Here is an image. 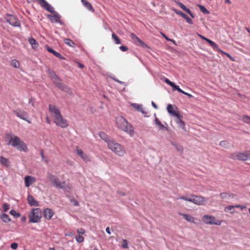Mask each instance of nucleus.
<instances>
[{"label":"nucleus","mask_w":250,"mask_h":250,"mask_svg":"<svg viewBox=\"0 0 250 250\" xmlns=\"http://www.w3.org/2000/svg\"><path fill=\"white\" fill-rule=\"evenodd\" d=\"M40 5L46 10L52 13L53 15H48L47 17L52 22H61V16L55 11L53 8L45 0H37Z\"/></svg>","instance_id":"f257e3e1"},{"label":"nucleus","mask_w":250,"mask_h":250,"mask_svg":"<svg viewBox=\"0 0 250 250\" xmlns=\"http://www.w3.org/2000/svg\"><path fill=\"white\" fill-rule=\"evenodd\" d=\"M116 120L117 125L119 129L127 133L130 136H133L134 133L133 127L125 118L119 116L116 117Z\"/></svg>","instance_id":"f03ea898"},{"label":"nucleus","mask_w":250,"mask_h":250,"mask_svg":"<svg viewBox=\"0 0 250 250\" xmlns=\"http://www.w3.org/2000/svg\"><path fill=\"white\" fill-rule=\"evenodd\" d=\"M7 136L9 138L8 145H12L20 151L26 152L28 151L26 144L19 137L11 134L7 135Z\"/></svg>","instance_id":"7ed1b4c3"},{"label":"nucleus","mask_w":250,"mask_h":250,"mask_svg":"<svg viewBox=\"0 0 250 250\" xmlns=\"http://www.w3.org/2000/svg\"><path fill=\"white\" fill-rule=\"evenodd\" d=\"M107 146L110 150L118 156L123 157L126 153L125 147L114 140L108 143Z\"/></svg>","instance_id":"20e7f679"},{"label":"nucleus","mask_w":250,"mask_h":250,"mask_svg":"<svg viewBox=\"0 0 250 250\" xmlns=\"http://www.w3.org/2000/svg\"><path fill=\"white\" fill-rule=\"evenodd\" d=\"M48 179L51 182L52 185L56 188H61L64 190H70L71 188L69 185H65V182H61L59 179L56 176L51 174H48Z\"/></svg>","instance_id":"39448f33"},{"label":"nucleus","mask_w":250,"mask_h":250,"mask_svg":"<svg viewBox=\"0 0 250 250\" xmlns=\"http://www.w3.org/2000/svg\"><path fill=\"white\" fill-rule=\"evenodd\" d=\"M42 216V211L40 208H32L28 215L29 223H37L40 222Z\"/></svg>","instance_id":"423d86ee"},{"label":"nucleus","mask_w":250,"mask_h":250,"mask_svg":"<svg viewBox=\"0 0 250 250\" xmlns=\"http://www.w3.org/2000/svg\"><path fill=\"white\" fill-rule=\"evenodd\" d=\"M231 158L240 161H246L250 159V151H246L244 152H236L232 154Z\"/></svg>","instance_id":"0eeeda50"},{"label":"nucleus","mask_w":250,"mask_h":250,"mask_svg":"<svg viewBox=\"0 0 250 250\" xmlns=\"http://www.w3.org/2000/svg\"><path fill=\"white\" fill-rule=\"evenodd\" d=\"M5 20L11 25L15 27H20V21L15 16L11 14H6L4 17Z\"/></svg>","instance_id":"6e6552de"},{"label":"nucleus","mask_w":250,"mask_h":250,"mask_svg":"<svg viewBox=\"0 0 250 250\" xmlns=\"http://www.w3.org/2000/svg\"><path fill=\"white\" fill-rule=\"evenodd\" d=\"M53 122L57 125L62 128H66L68 126L67 121L62 117V114L55 117L53 119Z\"/></svg>","instance_id":"1a4fd4ad"},{"label":"nucleus","mask_w":250,"mask_h":250,"mask_svg":"<svg viewBox=\"0 0 250 250\" xmlns=\"http://www.w3.org/2000/svg\"><path fill=\"white\" fill-rule=\"evenodd\" d=\"M203 222L206 224L220 225L221 222L215 221V218L211 215H205L202 217Z\"/></svg>","instance_id":"9d476101"},{"label":"nucleus","mask_w":250,"mask_h":250,"mask_svg":"<svg viewBox=\"0 0 250 250\" xmlns=\"http://www.w3.org/2000/svg\"><path fill=\"white\" fill-rule=\"evenodd\" d=\"M190 202L195 205L200 206L203 205L206 201L205 197L195 195H191Z\"/></svg>","instance_id":"9b49d317"},{"label":"nucleus","mask_w":250,"mask_h":250,"mask_svg":"<svg viewBox=\"0 0 250 250\" xmlns=\"http://www.w3.org/2000/svg\"><path fill=\"white\" fill-rule=\"evenodd\" d=\"M167 109L168 113L172 116L179 117L180 112L176 106L169 104L167 105Z\"/></svg>","instance_id":"f8f14e48"},{"label":"nucleus","mask_w":250,"mask_h":250,"mask_svg":"<svg viewBox=\"0 0 250 250\" xmlns=\"http://www.w3.org/2000/svg\"><path fill=\"white\" fill-rule=\"evenodd\" d=\"M130 37L137 45L141 46L144 48H148V46L140 40L134 33H132L130 34Z\"/></svg>","instance_id":"ddd939ff"},{"label":"nucleus","mask_w":250,"mask_h":250,"mask_svg":"<svg viewBox=\"0 0 250 250\" xmlns=\"http://www.w3.org/2000/svg\"><path fill=\"white\" fill-rule=\"evenodd\" d=\"M198 36L199 37H200L201 39H202L203 40L206 41V42H207L211 46V47L213 48V49H216L217 51L221 52V53H224L223 52L222 50H221L220 49H219V46L215 42L212 41L211 40L204 37L203 36L201 35H200V34H198Z\"/></svg>","instance_id":"4468645a"},{"label":"nucleus","mask_w":250,"mask_h":250,"mask_svg":"<svg viewBox=\"0 0 250 250\" xmlns=\"http://www.w3.org/2000/svg\"><path fill=\"white\" fill-rule=\"evenodd\" d=\"M49 111L51 113L54 119L61 114L59 109L57 107V106L53 104L49 105Z\"/></svg>","instance_id":"2eb2a0df"},{"label":"nucleus","mask_w":250,"mask_h":250,"mask_svg":"<svg viewBox=\"0 0 250 250\" xmlns=\"http://www.w3.org/2000/svg\"><path fill=\"white\" fill-rule=\"evenodd\" d=\"M76 152L77 155H79L85 162H89L90 161L87 155L78 146H77L76 147Z\"/></svg>","instance_id":"dca6fc26"},{"label":"nucleus","mask_w":250,"mask_h":250,"mask_svg":"<svg viewBox=\"0 0 250 250\" xmlns=\"http://www.w3.org/2000/svg\"><path fill=\"white\" fill-rule=\"evenodd\" d=\"M13 112L16 115L17 117L21 118L24 121H27L28 123L30 124L31 122L26 119V117L27 116V113L24 111H21L19 112L17 110H13Z\"/></svg>","instance_id":"f3484780"},{"label":"nucleus","mask_w":250,"mask_h":250,"mask_svg":"<svg viewBox=\"0 0 250 250\" xmlns=\"http://www.w3.org/2000/svg\"><path fill=\"white\" fill-rule=\"evenodd\" d=\"M36 181L34 177L31 176H26L24 178V183L26 187H29L32 184L34 183Z\"/></svg>","instance_id":"a211bd4d"},{"label":"nucleus","mask_w":250,"mask_h":250,"mask_svg":"<svg viewBox=\"0 0 250 250\" xmlns=\"http://www.w3.org/2000/svg\"><path fill=\"white\" fill-rule=\"evenodd\" d=\"M44 217L48 220L51 219L52 217L54 214V212L51 209L49 208H46L43 210V211Z\"/></svg>","instance_id":"6ab92c4d"},{"label":"nucleus","mask_w":250,"mask_h":250,"mask_svg":"<svg viewBox=\"0 0 250 250\" xmlns=\"http://www.w3.org/2000/svg\"><path fill=\"white\" fill-rule=\"evenodd\" d=\"M178 214L182 216L184 218V219L186 220H187V221L190 222V223H195V218L194 217H193L192 216H191V215L188 214L182 213L181 212H179Z\"/></svg>","instance_id":"aec40b11"},{"label":"nucleus","mask_w":250,"mask_h":250,"mask_svg":"<svg viewBox=\"0 0 250 250\" xmlns=\"http://www.w3.org/2000/svg\"><path fill=\"white\" fill-rule=\"evenodd\" d=\"M99 135L100 137L104 141H105L107 145H108V143L111 141H112L113 139H110V137L108 136L105 132H100L99 133Z\"/></svg>","instance_id":"412c9836"},{"label":"nucleus","mask_w":250,"mask_h":250,"mask_svg":"<svg viewBox=\"0 0 250 250\" xmlns=\"http://www.w3.org/2000/svg\"><path fill=\"white\" fill-rule=\"evenodd\" d=\"M176 123L181 127L183 130H186V126L185 123L182 121V118L183 116L179 114V117H176Z\"/></svg>","instance_id":"4be33fe9"},{"label":"nucleus","mask_w":250,"mask_h":250,"mask_svg":"<svg viewBox=\"0 0 250 250\" xmlns=\"http://www.w3.org/2000/svg\"><path fill=\"white\" fill-rule=\"evenodd\" d=\"M27 200L30 206H38L39 204L38 202L34 199V198L31 195H28L27 197Z\"/></svg>","instance_id":"5701e85b"},{"label":"nucleus","mask_w":250,"mask_h":250,"mask_svg":"<svg viewBox=\"0 0 250 250\" xmlns=\"http://www.w3.org/2000/svg\"><path fill=\"white\" fill-rule=\"evenodd\" d=\"M81 2L83 5V6L87 8L89 11L93 12L94 11V9L92 7L91 3L89 2L86 1L85 0H81Z\"/></svg>","instance_id":"b1692460"},{"label":"nucleus","mask_w":250,"mask_h":250,"mask_svg":"<svg viewBox=\"0 0 250 250\" xmlns=\"http://www.w3.org/2000/svg\"><path fill=\"white\" fill-rule=\"evenodd\" d=\"M234 208H240L241 210H243L244 208H246V207L245 206L240 205H237L235 206H229L225 208V211L226 212H228L229 210H231Z\"/></svg>","instance_id":"393cba45"},{"label":"nucleus","mask_w":250,"mask_h":250,"mask_svg":"<svg viewBox=\"0 0 250 250\" xmlns=\"http://www.w3.org/2000/svg\"><path fill=\"white\" fill-rule=\"evenodd\" d=\"M0 163L1 165L8 167L9 166L10 162L9 160L3 156L0 157Z\"/></svg>","instance_id":"a878e982"},{"label":"nucleus","mask_w":250,"mask_h":250,"mask_svg":"<svg viewBox=\"0 0 250 250\" xmlns=\"http://www.w3.org/2000/svg\"><path fill=\"white\" fill-rule=\"evenodd\" d=\"M133 106L134 108L139 111L141 112L143 114H147V112H146L144 109L142 105H139L137 104H133Z\"/></svg>","instance_id":"bb28decb"},{"label":"nucleus","mask_w":250,"mask_h":250,"mask_svg":"<svg viewBox=\"0 0 250 250\" xmlns=\"http://www.w3.org/2000/svg\"><path fill=\"white\" fill-rule=\"evenodd\" d=\"M155 123L156 125L159 127V129H160V130L167 129V128L161 123L160 121L157 118H155Z\"/></svg>","instance_id":"cd10ccee"},{"label":"nucleus","mask_w":250,"mask_h":250,"mask_svg":"<svg viewBox=\"0 0 250 250\" xmlns=\"http://www.w3.org/2000/svg\"><path fill=\"white\" fill-rule=\"evenodd\" d=\"M29 42L31 45L33 49H36L39 46L38 42L33 38L29 39Z\"/></svg>","instance_id":"c85d7f7f"},{"label":"nucleus","mask_w":250,"mask_h":250,"mask_svg":"<svg viewBox=\"0 0 250 250\" xmlns=\"http://www.w3.org/2000/svg\"><path fill=\"white\" fill-rule=\"evenodd\" d=\"M165 82L167 84L169 85L172 87H173L174 89L177 90L178 89H179V86L178 85H176L174 83L171 82L168 79L166 78L165 80Z\"/></svg>","instance_id":"c756f323"},{"label":"nucleus","mask_w":250,"mask_h":250,"mask_svg":"<svg viewBox=\"0 0 250 250\" xmlns=\"http://www.w3.org/2000/svg\"><path fill=\"white\" fill-rule=\"evenodd\" d=\"M1 220L5 223H8L11 221V218L8 214L3 213L1 215Z\"/></svg>","instance_id":"7c9ffc66"},{"label":"nucleus","mask_w":250,"mask_h":250,"mask_svg":"<svg viewBox=\"0 0 250 250\" xmlns=\"http://www.w3.org/2000/svg\"><path fill=\"white\" fill-rule=\"evenodd\" d=\"M11 65L15 68H19L20 63L16 59L12 60L11 62Z\"/></svg>","instance_id":"2f4dec72"},{"label":"nucleus","mask_w":250,"mask_h":250,"mask_svg":"<svg viewBox=\"0 0 250 250\" xmlns=\"http://www.w3.org/2000/svg\"><path fill=\"white\" fill-rule=\"evenodd\" d=\"M220 197L222 199H227L230 198L231 196L229 193L227 192H223L220 193Z\"/></svg>","instance_id":"473e14b6"},{"label":"nucleus","mask_w":250,"mask_h":250,"mask_svg":"<svg viewBox=\"0 0 250 250\" xmlns=\"http://www.w3.org/2000/svg\"><path fill=\"white\" fill-rule=\"evenodd\" d=\"M63 42L66 44L71 47H73L75 45V43L71 40L69 39H64Z\"/></svg>","instance_id":"72a5a7b5"},{"label":"nucleus","mask_w":250,"mask_h":250,"mask_svg":"<svg viewBox=\"0 0 250 250\" xmlns=\"http://www.w3.org/2000/svg\"><path fill=\"white\" fill-rule=\"evenodd\" d=\"M112 38L115 42V43H116V44H120L121 43L120 39L115 33H112Z\"/></svg>","instance_id":"f704fd0d"},{"label":"nucleus","mask_w":250,"mask_h":250,"mask_svg":"<svg viewBox=\"0 0 250 250\" xmlns=\"http://www.w3.org/2000/svg\"><path fill=\"white\" fill-rule=\"evenodd\" d=\"M198 7L200 10V11L204 14H208L209 13V12L208 10L204 6L202 5H199Z\"/></svg>","instance_id":"c9c22d12"},{"label":"nucleus","mask_w":250,"mask_h":250,"mask_svg":"<svg viewBox=\"0 0 250 250\" xmlns=\"http://www.w3.org/2000/svg\"><path fill=\"white\" fill-rule=\"evenodd\" d=\"M52 80L57 87L62 83L61 79H59L58 76L53 79Z\"/></svg>","instance_id":"e433bc0d"},{"label":"nucleus","mask_w":250,"mask_h":250,"mask_svg":"<svg viewBox=\"0 0 250 250\" xmlns=\"http://www.w3.org/2000/svg\"><path fill=\"white\" fill-rule=\"evenodd\" d=\"M176 3L182 9H183L186 12L189 9L188 8H187L182 3H181L179 1H177Z\"/></svg>","instance_id":"4c0bfd02"},{"label":"nucleus","mask_w":250,"mask_h":250,"mask_svg":"<svg viewBox=\"0 0 250 250\" xmlns=\"http://www.w3.org/2000/svg\"><path fill=\"white\" fill-rule=\"evenodd\" d=\"M58 87L63 91H64L65 92L68 91V88L67 87V86L62 83L60 84V85Z\"/></svg>","instance_id":"58836bf2"},{"label":"nucleus","mask_w":250,"mask_h":250,"mask_svg":"<svg viewBox=\"0 0 250 250\" xmlns=\"http://www.w3.org/2000/svg\"><path fill=\"white\" fill-rule=\"evenodd\" d=\"M229 143L227 141H222L220 143V145L225 148H228L229 146Z\"/></svg>","instance_id":"ea45409f"},{"label":"nucleus","mask_w":250,"mask_h":250,"mask_svg":"<svg viewBox=\"0 0 250 250\" xmlns=\"http://www.w3.org/2000/svg\"><path fill=\"white\" fill-rule=\"evenodd\" d=\"M10 214L11 215H13L16 217H20L21 216V214L19 213H18L14 209H11L10 211Z\"/></svg>","instance_id":"a19ab883"},{"label":"nucleus","mask_w":250,"mask_h":250,"mask_svg":"<svg viewBox=\"0 0 250 250\" xmlns=\"http://www.w3.org/2000/svg\"><path fill=\"white\" fill-rule=\"evenodd\" d=\"M173 145L174 146L175 148L178 151L180 152H183V148L181 145H179V144H173Z\"/></svg>","instance_id":"79ce46f5"},{"label":"nucleus","mask_w":250,"mask_h":250,"mask_svg":"<svg viewBox=\"0 0 250 250\" xmlns=\"http://www.w3.org/2000/svg\"><path fill=\"white\" fill-rule=\"evenodd\" d=\"M48 74H49V76L51 80L57 77V75L56 74V73L54 71H51L50 69L48 70Z\"/></svg>","instance_id":"37998d69"},{"label":"nucleus","mask_w":250,"mask_h":250,"mask_svg":"<svg viewBox=\"0 0 250 250\" xmlns=\"http://www.w3.org/2000/svg\"><path fill=\"white\" fill-rule=\"evenodd\" d=\"M242 121L246 123L249 124L250 123V117L245 115L243 117Z\"/></svg>","instance_id":"c03bdc74"},{"label":"nucleus","mask_w":250,"mask_h":250,"mask_svg":"<svg viewBox=\"0 0 250 250\" xmlns=\"http://www.w3.org/2000/svg\"><path fill=\"white\" fill-rule=\"evenodd\" d=\"M3 210L4 212H6L10 208V205L7 203H4L2 204Z\"/></svg>","instance_id":"a18cd8bd"},{"label":"nucleus","mask_w":250,"mask_h":250,"mask_svg":"<svg viewBox=\"0 0 250 250\" xmlns=\"http://www.w3.org/2000/svg\"><path fill=\"white\" fill-rule=\"evenodd\" d=\"M122 248L123 249H128V242L126 239L123 240V244L122 245Z\"/></svg>","instance_id":"49530a36"},{"label":"nucleus","mask_w":250,"mask_h":250,"mask_svg":"<svg viewBox=\"0 0 250 250\" xmlns=\"http://www.w3.org/2000/svg\"><path fill=\"white\" fill-rule=\"evenodd\" d=\"M177 91L179 92H180V93H182V94H184L185 95L188 96L189 98H191V97H193V96L191 94H189V93H188L187 92H186L184 91L181 88H180V87H179V89H178Z\"/></svg>","instance_id":"de8ad7c7"},{"label":"nucleus","mask_w":250,"mask_h":250,"mask_svg":"<svg viewBox=\"0 0 250 250\" xmlns=\"http://www.w3.org/2000/svg\"><path fill=\"white\" fill-rule=\"evenodd\" d=\"M52 54L55 55L56 57L62 59V60H63L64 59V58L61 55V54L59 53H58V52L54 50L52 52Z\"/></svg>","instance_id":"09e8293b"},{"label":"nucleus","mask_w":250,"mask_h":250,"mask_svg":"<svg viewBox=\"0 0 250 250\" xmlns=\"http://www.w3.org/2000/svg\"><path fill=\"white\" fill-rule=\"evenodd\" d=\"M52 54L55 55L56 57L62 59V60H63L64 59V58L61 55V54L59 53H58V52L54 50L52 52Z\"/></svg>","instance_id":"8fccbe9b"},{"label":"nucleus","mask_w":250,"mask_h":250,"mask_svg":"<svg viewBox=\"0 0 250 250\" xmlns=\"http://www.w3.org/2000/svg\"><path fill=\"white\" fill-rule=\"evenodd\" d=\"M76 240L78 243H82L84 241V238L81 235H78L76 237Z\"/></svg>","instance_id":"3c124183"},{"label":"nucleus","mask_w":250,"mask_h":250,"mask_svg":"<svg viewBox=\"0 0 250 250\" xmlns=\"http://www.w3.org/2000/svg\"><path fill=\"white\" fill-rule=\"evenodd\" d=\"M176 199L177 200H179V199L184 200L185 201H188V202H190L191 197L190 198H188V197H187L186 196H180V197H179L178 198H177Z\"/></svg>","instance_id":"603ef678"},{"label":"nucleus","mask_w":250,"mask_h":250,"mask_svg":"<svg viewBox=\"0 0 250 250\" xmlns=\"http://www.w3.org/2000/svg\"><path fill=\"white\" fill-rule=\"evenodd\" d=\"M18 247V244L17 243H13L11 244V248L13 250H16Z\"/></svg>","instance_id":"864d4df0"},{"label":"nucleus","mask_w":250,"mask_h":250,"mask_svg":"<svg viewBox=\"0 0 250 250\" xmlns=\"http://www.w3.org/2000/svg\"><path fill=\"white\" fill-rule=\"evenodd\" d=\"M75 233L70 231L65 233V235L68 237H73Z\"/></svg>","instance_id":"5fc2aeb1"},{"label":"nucleus","mask_w":250,"mask_h":250,"mask_svg":"<svg viewBox=\"0 0 250 250\" xmlns=\"http://www.w3.org/2000/svg\"><path fill=\"white\" fill-rule=\"evenodd\" d=\"M77 232L80 234H84L85 233V230L83 229H77Z\"/></svg>","instance_id":"6e6d98bb"},{"label":"nucleus","mask_w":250,"mask_h":250,"mask_svg":"<svg viewBox=\"0 0 250 250\" xmlns=\"http://www.w3.org/2000/svg\"><path fill=\"white\" fill-rule=\"evenodd\" d=\"M185 20H186L187 22L188 23H189L190 24H193V21L188 17L187 16V17L185 19Z\"/></svg>","instance_id":"4d7b16f0"},{"label":"nucleus","mask_w":250,"mask_h":250,"mask_svg":"<svg viewBox=\"0 0 250 250\" xmlns=\"http://www.w3.org/2000/svg\"><path fill=\"white\" fill-rule=\"evenodd\" d=\"M173 11L177 14V15H180V16H181L182 14L183 13V12H182L181 11H179V10H178L176 9H173Z\"/></svg>","instance_id":"13d9d810"},{"label":"nucleus","mask_w":250,"mask_h":250,"mask_svg":"<svg viewBox=\"0 0 250 250\" xmlns=\"http://www.w3.org/2000/svg\"><path fill=\"white\" fill-rule=\"evenodd\" d=\"M119 48L122 51H126L128 50L127 47L125 46H121Z\"/></svg>","instance_id":"bf43d9fd"},{"label":"nucleus","mask_w":250,"mask_h":250,"mask_svg":"<svg viewBox=\"0 0 250 250\" xmlns=\"http://www.w3.org/2000/svg\"><path fill=\"white\" fill-rule=\"evenodd\" d=\"M29 103L31 104L32 105V106H34V99L33 98H30L29 99Z\"/></svg>","instance_id":"052dcab7"},{"label":"nucleus","mask_w":250,"mask_h":250,"mask_svg":"<svg viewBox=\"0 0 250 250\" xmlns=\"http://www.w3.org/2000/svg\"><path fill=\"white\" fill-rule=\"evenodd\" d=\"M187 13H188L192 18H194V15L189 9L188 10Z\"/></svg>","instance_id":"680f3d73"},{"label":"nucleus","mask_w":250,"mask_h":250,"mask_svg":"<svg viewBox=\"0 0 250 250\" xmlns=\"http://www.w3.org/2000/svg\"><path fill=\"white\" fill-rule=\"evenodd\" d=\"M46 48L49 52L51 53H52L53 51H54V50L52 48L49 47V46H46Z\"/></svg>","instance_id":"e2e57ef3"},{"label":"nucleus","mask_w":250,"mask_h":250,"mask_svg":"<svg viewBox=\"0 0 250 250\" xmlns=\"http://www.w3.org/2000/svg\"><path fill=\"white\" fill-rule=\"evenodd\" d=\"M105 230H106V232L108 234H111V231L110 230V228L109 227H107L106 229H105Z\"/></svg>","instance_id":"0e129e2a"},{"label":"nucleus","mask_w":250,"mask_h":250,"mask_svg":"<svg viewBox=\"0 0 250 250\" xmlns=\"http://www.w3.org/2000/svg\"><path fill=\"white\" fill-rule=\"evenodd\" d=\"M161 34L163 36V37H164L166 40L170 41V40L169 39H168V37L165 34H164L163 33H162Z\"/></svg>","instance_id":"69168bd1"},{"label":"nucleus","mask_w":250,"mask_h":250,"mask_svg":"<svg viewBox=\"0 0 250 250\" xmlns=\"http://www.w3.org/2000/svg\"><path fill=\"white\" fill-rule=\"evenodd\" d=\"M21 222H25L26 221V217L25 216H23L21 218Z\"/></svg>","instance_id":"338daca9"},{"label":"nucleus","mask_w":250,"mask_h":250,"mask_svg":"<svg viewBox=\"0 0 250 250\" xmlns=\"http://www.w3.org/2000/svg\"><path fill=\"white\" fill-rule=\"evenodd\" d=\"M151 104H152V105L153 106V107L155 108V109H157L158 108V106L157 105H156V104L154 103L153 102H151Z\"/></svg>","instance_id":"774afa93"}]
</instances>
